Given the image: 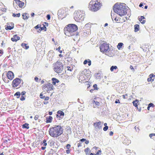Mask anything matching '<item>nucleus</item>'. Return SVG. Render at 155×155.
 <instances>
[{"instance_id": "423d86ee", "label": "nucleus", "mask_w": 155, "mask_h": 155, "mask_svg": "<svg viewBox=\"0 0 155 155\" xmlns=\"http://www.w3.org/2000/svg\"><path fill=\"white\" fill-rule=\"evenodd\" d=\"M95 2V3H93L94 2L91 1L89 5V9L93 12L96 11L98 10L99 9V8L101 6V3L99 2H98L97 0Z\"/></svg>"}, {"instance_id": "dca6fc26", "label": "nucleus", "mask_w": 155, "mask_h": 155, "mask_svg": "<svg viewBox=\"0 0 155 155\" xmlns=\"http://www.w3.org/2000/svg\"><path fill=\"white\" fill-rule=\"evenodd\" d=\"M149 45L147 44H144L140 47V48L142 49L144 52H146L147 50L149 49Z\"/></svg>"}, {"instance_id": "338daca9", "label": "nucleus", "mask_w": 155, "mask_h": 155, "mask_svg": "<svg viewBox=\"0 0 155 155\" xmlns=\"http://www.w3.org/2000/svg\"><path fill=\"white\" fill-rule=\"evenodd\" d=\"M126 96H127V94H125L123 95L122 97L124 99H126L127 98L126 97Z\"/></svg>"}, {"instance_id": "bb28decb", "label": "nucleus", "mask_w": 155, "mask_h": 155, "mask_svg": "<svg viewBox=\"0 0 155 155\" xmlns=\"http://www.w3.org/2000/svg\"><path fill=\"white\" fill-rule=\"evenodd\" d=\"M29 125L27 123H25L22 125V128L23 129L25 128L28 129L29 128Z\"/></svg>"}, {"instance_id": "864d4df0", "label": "nucleus", "mask_w": 155, "mask_h": 155, "mask_svg": "<svg viewBox=\"0 0 155 155\" xmlns=\"http://www.w3.org/2000/svg\"><path fill=\"white\" fill-rule=\"evenodd\" d=\"M97 86L96 84H94L93 85V87H94V90L95 89H96V90L97 89Z\"/></svg>"}, {"instance_id": "37998d69", "label": "nucleus", "mask_w": 155, "mask_h": 155, "mask_svg": "<svg viewBox=\"0 0 155 155\" xmlns=\"http://www.w3.org/2000/svg\"><path fill=\"white\" fill-rule=\"evenodd\" d=\"M149 137L151 138H152V137L153 136H155V134L154 133H152V134H149Z\"/></svg>"}, {"instance_id": "6e6552de", "label": "nucleus", "mask_w": 155, "mask_h": 155, "mask_svg": "<svg viewBox=\"0 0 155 155\" xmlns=\"http://www.w3.org/2000/svg\"><path fill=\"white\" fill-rule=\"evenodd\" d=\"M23 81L21 79L16 78L13 81L12 85L13 87H17L19 85L20 87H21L23 86Z\"/></svg>"}, {"instance_id": "ddd939ff", "label": "nucleus", "mask_w": 155, "mask_h": 155, "mask_svg": "<svg viewBox=\"0 0 155 155\" xmlns=\"http://www.w3.org/2000/svg\"><path fill=\"white\" fill-rule=\"evenodd\" d=\"M7 76L8 79L12 80L14 78V74L12 72L9 71L7 74Z\"/></svg>"}, {"instance_id": "2f4dec72", "label": "nucleus", "mask_w": 155, "mask_h": 155, "mask_svg": "<svg viewBox=\"0 0 155 155\" xmlns=\"http://www.w3.org/2000/svg\"><path fill=\"white\" fill-rule=\"evenodd\" d=\"M134 31L135 32H137L139 29V25H136L134 26Z\"/></svg>"}, {"instance_id": "cd10ccee", "label": "nucleus", "mask_w": 155, "mask_h": 155, "mask_svg": "<svg viewBox=\"0 0 155 155\" xmlns=\"http://www.w3.org/2000/svg\"><path fill=\"white\" fill-rule=\"evenodd\" d=\"M48 144L50 145V146H52L54 145V141L52 140H50L48 142Z\"/></svg>"}, {"instance_id": "3c124183", "label": "nucleus", "mask_w": 155, "mask_h": 155, "mask_svg": "<svg viewBox=\"0 0 155 155\" xmlns=\"http://www.w3.org/2000/svg\"><path fill=\"white\" fill-rule=\"evenodd\" d=\"M67 68L68 69V70L70 71H72L73 70V68H71V67L68 66L67 67Z\"/></svg>"}, {"instance_id": "393cba45", "label": "nucleus", "mask_w": 155, "mask_h": 155, "mask_svg": "<svg viewBox=\"0 0 155 155\" xmlns=\"http://www.w3.org/2000/svg\"><path fill=\"white\" fill-rule=\"evenodd\" d=\"M88 63V65L90 66L91 64V61L89 59L85 60L84 61V64H86Z\"/></svg>"}, {"instance_id": "bf43d9fd", "label": "nucleus", "mask_w": 155, "mask_h": 155, "mask_svg": "<svg viewBox=\"0 0 155 155\" xmlns=\"http://www.w3.org/2000/svg\"><path fill=\"white\" fill-rule=\"evenodd\" d=\"M46 18L48 20H50L51 18L50 15H47L46 16Z\"/></svg>"}, {"instance_id": "20e7f679", "label": "nucleus", "mask_w": 155, "mask_h": 155, "mask_svg": "<svg viewBox=\"0 0 155 155\" xmlns=\"http://www.w3.org/2000/svg\"><path fill=\"white\" fill-rule=\"evenodd\" d=\"M85 15V12L83 11H75L74 14V18L76 21L81 22L84 20Z\"/></svg>"}, {"instance_id": "4c0bfd02", "label": "nucleus", "mask_w": 155, "mask_h": 155, "mask_svg": "<svg viewBox=\"0 0 155 155\" xmlns=\"http://www.w3.org/2000/svg\"><path fill=\"white\" fill-rule=\"evenodd\" d=\"M67 134H71V129L70 127H68L67 128V130H66Z\"/></svg>"}, {"instance_id": "7ed1b4c3", "label": "nucleus", "mask_w": 155, "mask_h": 155, "mask_svg": "<svg viewBox=\"0 0 155 155\" xmlns=\"http://www.w3.org/2000/svg\"><path fill=\"white\" fill-rule=\"evenodd\" d=\"M63 130L61 126L55 125L54 127L50 128L48 131L51 137L57 138L63 134Z\"/></svg>"}, {"instance_id": "a878e982", "label": "nucleus", "mask_w": 155, "mask_h": 155, "mask_svg": "<svg viewBox=\"0 0 155 155\" xmlns=\"http://www.w3.org/2000/svg\"><path fill=\"white\" fill-rule=\"evenodd\" d=\"M52 84L54 85H55L56 83H58L59 82L58 80L55 78H52Z\"/></svg>"}, {"instance_id": "0e129e2a", "label": "nucleus", "mask_w": 155, "mask_h": 155, "mask_svg": "<svg viewBox=\"0 0 155 155\" xmlns=\"http://www.w3.org/2000/svg\"><path fill=\"white\" fill-rule=\"evenodd\" d=\"M39 117V116L38 115H36L35 116L34 119L35 120H38V118Z\"/></svg>"}, {"instance_id": "72a5a7b5", "label": "nucleus", "mask_w": 155, "mask_h": 155, "mask_svg": "<svg viewBox=\"0 0 155 155\" xmlns=\"http://www.w3.org/2000/svg\"><path fill=\"white\" fill-rule=\"evenodd\" d=\"M27 44L25 43H22L21 44V46L22 47L26 49H27L29 48V46L27 45Z\"/></svg>"}, {"instance_id": "0eeeda50", "label": "nucleus", "mask_w": 155, "mask_h": 155, "mask_svg": "<svg viewBox=\"0 0 155 155\" xmlns=\"http://www.w3.org/2000/svg\"><path fill=\"white\" fill-rule=\"evenodd\" d=\"M54 71L57 73H61L63 70V66L61 62L57 61L54 65Z\"/></svg>"}, {"instance_id": "39448f33", "label": "nucleus", "mask_w": 155, "mask_h": 155, "mask_svg": "<svg viewBox=\"0 0 155 155\" xmlns=\"http://www.w3.org/2000/svg\"><path fill=\"white\" fill-rule=\"evenodd\" d=\"M90 72L89 70L85 69L80 74L79 77V81L82 83L88 82L87 81H85L86 78L88 80L91 77L90 74L89 73Z\"/></svg>"}, {"instance_id": "f3484780", "label": "nucleus", "mask_w": 155, "mask_h": 155, "mask_svg": "<svg viewBox=\"0 0 155 155\" xmlns=\"http://www.w3.org/2000/svg\"><path fill=\"white\" fill-rule=\"evenodd\" d=\"M94 125L95 127L99 129L101 128L102 127V125L101 124V122L99 121L98 122H96L94 123Z\"/></svg>"}, {"instance_id": "774afa93", "label": "nucleus", "mask_w": 155, "mask_h": 155, "mask_svg": "<svg viewBox=\"0 0 155 155\" xmlns=\"http://www.w3.org/2000/svg\"><path fill=\"white\" fill-rule=\"evenodd\" d=\"M89 24H87L85 25V27L86 28H90V26H89Z\"/></svg>"}, {"instance_id": "412c9836", "label": "nucleus", "mask_w": 155, "mask_h": 155, "mask_svg": "<svg viewBox=\"0 0 155 155\" xmlns=\"http://www.w3.org/2000/svg\"><path fill=\"white\" fill-rule=\"evenodd\" d=\"M117 46L118 50L122 49L124 47V44L122 42H120Z\"/></svg>"}, {"instance_id": "13d9d810", "label": "nucleus", "mask_w": 155, "mask_h": 155, "mask_svg": "<svg viewBox=\"0 0 155 155\" xmlns=\"http://www.w3.org/2000/svg\"><path fill=\"white\" fill-rule=\"evenodd\" d=\"M41 144L42 146H46L47 145V143L46 142H45V143H41Z\"/></svg>"}, {"instance_id": "052dcab7", "label": "nucleus", "mask_w": 155, "mask_h": 155, "mask_svg": "<svg viewBox=\"0 0 155 155\" xmlns=\"http://www.w3.org/2000/svg\"><path fill=\"white\" fill-rule=\"evenodd\" d=\"M79 143H78V147H81L82 146L81 143L79 141Z\"/></svg>"}, {"instance_id": "8fccbe9b", "label": "nucleus", "mask_w": 155, "mask_h": 155, "mask_svg": "<svg viewBox=\"0 0 155 155\" xmlns=\"http://www.w3.org/2000/svg\"><path fill=\"white\" fill-rule=\"evenodd\" d=\"M71 147V145L70 144H68L66 146V148L68 149H69Z\"/></svg>"}, {"instance_id": "5701e85b", "label": "nucleus", "mask_w": 155, "mask_h": 155, "mask_svg": "<svg viewBox=\"0 0 155 155\" xmlns=\"http://www.w3.org/2000/svg\"><path fill=\"white\" fill-rule=\"evenodd\" d=\"M22 16L24 20H27L29 17V14L27 13H24L22 15Z\"/></svg>"}, {"instance_id": "09e8293b", "label": "nucleus", "mask_w": 155, "mask_h": 155, "mask_svg": "<svg viewBox=\"0 0 155 155\" xmlns=\"http://www.w3.org/2000/svg\"><path fill=\"white\" fill-rule=\"evenodd\" d=\"M25 97H24L23 96H21L20 98V100L21 101H23L25 100Z\"/></svg>"}, {"instance_id": "f03ea898", "label": "nucleus", "mask_w": 155, "mask_h": 155, "mask_svg": "<svg viewBox=\"0 0 155 155\" xmlns=\"http://www.w3.org/2000/svg\"><path fill=\"white\" fill-rule=\"evenodd\" d=\"M78 29L77 25L73 24H68L67 27L64 29L65 34L68 37L77 35L76 31Z\"/></svg>"}, {"instance_id": "aec40b11", "label": "nucleus", "mask_w": 155, "mask_h": 155, "mask_svg": "<svg viewBox=\"0 0 155 155\" xmlns=\"http://www.w3.org/2000/svg\"><path fill=\"white\" fill-rule=\"evenodd\" d=\"M131 141L129 140L127 138H124V140L123 141V143L126 145H128L130 143Z\"/></svg>"}, {"instance_id": "680f3d73", "label": "nucleus", "mask_w": 155, "mask_h": 155, "mask_svg": "<svg viewBox=\"0 0 155 155\" xmlns=\"http://www.w3.org/2000/svg\"><path fill=\"white\" fill-rule=\"evenodd\" d=\"M126 153H131V150L129 149H126Z\"/></svg>"}, {"instance_id": "c9c22d12", "label": "nucleus", "mask_w": 155, "mask_h": 155, "mask_svg": "<svg viewBox=\"0 0 155 155\" xmlns=\"http://www.w3.org/2000/svg\"><path fill=\"white\" fill-rule=\"evenodd\" d=\"M117 69V67L116 66H112L110 68V70L111 71H112L114 69L116 70Z\"/></svg>"}, {"instance_id": "5fc2aeb1", "label": "nucleus", "mask_w": 155, "mask_h": 155, "mask_svg": "<svg viewBox=\"0 0 155 155\" xmlns=\"http://www.w3.org/2000/svg\"><path fill=\"white\" fill-rule=\"evenodd\" d=\"M108 129V126H105L103 128V130L104 131H107V130Z\"/></svg>"}, {"instance_id": "e2e57ef3", "label": "nucleus", "mask_w": 155, "mask_h": 155, "mask_svg": "<svg viewBox=\"0 0 155 155\" xmlns=\"http://www.w3.org/2000/svg\"><path fill=\"white\" fill-rule=\"evenodd\" d=\"M34 80L35 81L37 82H39V81H38V78L37 77H35V78Z\"/></svg>"}, {"instance_id": "c756f323", "label": "nucleus", "mask_w": 155, "mask_h": 155, "mask_svg": "<svg viewBox=\"0 0 155 155\" xmlns=\"http://www.w3.org/2000/svg\"><path fill=\"white\" fill-rule=\"evenodd\" d=\"M148 105L150 107V111H152L153 110V108L154 107H155V106L154 104L152 103H150Z\"/></svg>"}, {"instance_id": "a19ab883", "label": "nucleus", "mask_w": 155, "mask_h": 155, "mask_svg": "<svg viewBox=\"0 0 155 155\" xmlns=\"http://www.w3.org/2000/svg\"><path fill=\"white\" fill-rule=\"evenodd\" d=\"M12 16L14 17H15L17 16L18 17H19L20 16V14L19 13H18V14H15V13H13L12 14Z\"/></svg>"}, {"instance_id": "4be33fe9", "label": "nucleus", "mask_w": 155, "mask_h": 155, "mask_svg": "<svg viewBox=\"0 0 155 155\" xmlns=\"http://www.w3.org/2000/svg\"><path fill=\"white\" fill-rule=\"evenodd\" d=\"M145 18L143 16H140V17H138L139 20L142 24H144L145 22V20H143Z\"/></svg>"}, {"instance_id": "f257e3e1", "label": "nucleus", "mask_w": 155, "mask_h": 155, "mask_svg": "<svg viewBox=\"0 0 155 155\" xmlns=\"http://www.w3.org/2000/svg\"><path fill=\"white\" fill-rule=\"evenodd\" d=\"M116 4L114 6L113 11L114 12L121 16L127 13V9L125 4Z\"/></svg>"}, {"instance_id": "c03bdc74", "label": "nucleus", "mask_w": 155, "mask_h": 155, "mask_svg": "<svg viewBox=\"0 0 155 155\" xmlns=\"http://www.w3.org/2000/svg\"><path fill=\"white\" fill-rule=\"evenodd\" d=\"M147 81L148 82L153 81H154V79H152L151 78H150V77H149V78H147Z\"/></svg>"}, {"instance_id": "ea45409f", "label": "nucleus", "mask_w": 155, "mask_h": 155, "mask_svg": "<svg viewBox=\"0 0 155 155\" xmlns=\"http://www.w3.org/2000/svg\"><path fill=\"white\" fill-rule=\"evenodd\" d=\"M45 29V31H46V28L45 26L44 25H43V27H40V29H39L40 31H42L44 30Z\"/></svg>"}, {"instance_id": "2eb2a0df", "label": "nucleus", "mask_w": 155, "mask_h": 155, "mask_svg": "<svg viewBox=\"0 0 155 155\" xmlns=\"http://www.w3.org/2000/svg\"><path fill=\"white\" fill-rule=\"evenodd\" d=\"M111 15L112 18V19L113 21L114 20L116 21H120V19L119 18H117L115 15L114 14V13H111Z\"/></svg>"}, {"instance_id": "f8f14e48", "label": "nucleus", "mask_w": 155, "mask_h": 155, "mask_svg": "<svg viewBox=\"0 0 155 155\" xmlns=\"http://www.w3.org/2000/svg\"><path fill=\"white\" fill-rule=\"evenodd\" d=\"M64 115V112L61 110H58L57 112V114L56 115V117L59 118L60 119L63 118Z\"/></svg>"}, {"instance_id": "9d476101", "label": "nucleus", "mask_w": 155, "mask_h": 155, "mask_svg": "<svg viewBox=\"0 0 155 155\" xmlns=\"http://www.w3.org/2000/svg\"><path fill=\"white\" fill-rule=\"evenodd\" d=\"M58 18L62 19L67 15V12L64 9H61L58 11Z\"/></svg>"}, {"instance_id": "a211bd4d", "label": "nucleus", "mask_w": 155, "mask_h": 155, "mask_svg": "<svg viewBox=\"0 0 155 155\" xmlns=\"http://www.w3.org/2000/svg\"><path fill=\"white\" fill-rule=\"evenodd\" d=\"M20 39V37L18 36L17 35H14L13 37L12 38H11V40L13 41H16Z\"/></svg>"}, {"instance_id": "c85d7f7f", "label": "nucleus", "mask_w": 155, "mask_h": 155, "mask_svg": "<svg viewBox=\"0 0 155 155\" xmlns=\"http://www.w3.org/2000/svg\"><path fill=\"white\" fill-rule=\"evenodd\" d=\"M7 24L8 25L7 26V27H5V29L6 30H11L13 28V27H12L10 25H9V23H7Z\"/></svg>"}, {"instance_id": "9b49d317", "label": "nucleus", "mask_w": 155, "mask_h": 155, "mask_svg": "<svg viewBox=\"0 0 155 155\" xmlns=\"http://www.w3.org/2000/svg\"><path fill=\"white\" fill-rule=\"evenodd\" d=\"M53 87V85L48 82L46 84H44L43 85V90L47 91V92H48V91L52 90Z\"/></svg>"}, {"instance_id": "6ab92c4d", "label": "nucleus", "mask_w": 155, "mask_h": 155, "mask_svg": "<svg viewBox=\"0 0 155 155\" xmlns=\"http://www.w3.org/2000/svg\"><path fill=\"white\" fill-rule=\"evenodd\" d=\"M62 137L63 138V139L64 141H67L68 140V134L67 133H64L62 135Z\"/></svg>"}, {"instance_id": "e433bc0d", "label": "nucleus", "mask_w": 155, "mask_h": 155, "mask_svg": "<svg viewBox=\"0 0 155 155\" xmlns=\"http://www.w3.org/2000/svg\"><path fill=\"white\" fill-rule=\"evenodd\" d=\"M138 102V101L137 100H136L135 101H134L133 102V103L135 107H137V103Z\"/></svg>"}, {"instance_id": "4d7b16f0", "label": "nucleus", "mask_w": 155, "mask_h": 155, "mask_svg": "<svg viewBox=\"0 0 155 155\" xmlns=\"http://www.w3.org/2000/svg\"><path fill=\"white\" fill-rule=\"evenodd\" d=\"M85 140H86V139H84V138H82V139H80V140L79 141L82 143V142H84Z\"/></svg>"}, {"instance_id": "69168bd1", "label": "nucleus", "mask_w": 155, "mask_h": 155, "mask_svg": "<svg viewBox=\"0 0 155 155\" xmlns=\"http://www.w3.org/2000/svg\"><path fill=\"white\" fill-rule=\"evenodd\" d=\"M130 69H131V70H132V71H135V70L132 66L130 65Z\"/></svg>"}, {"instance_id": "b1692460", "label": "nucleus", "mask_w": 155, "mask_h": 155, "mask_svg": "<svg viewBox=\"0 0 155 155\" xmlns=\"http://www.w3.org/2000/svg\"><path fill=\"white\" fill-rule=\"evenodd\" d=\"M52 117L51 116H49L48 117H47L46 118V123H50L52 122Z\"/></svg>"}, {"instance_id": "de8ad7c7", "label": "nucleus", "mask_w": 155, "mask_h": 155, "mask_svg": "<svg viewBox=\"0 0 155 155\" xmlns=\"http://www.w3.org/2000/svg\"><path fill=\"white\" fill-rule=\"evenodd\" d=\"M92 101L94 102L95 104V105L97 106H99V102L97 101H95L94 100H93Z\"/></svg>"}, {"instance_id": "4468645a", "label": "nucleus", "mask_w": 155, "mask_h": 155, "mask_svg": "<svg viewBox=\"0 0 155 155\" xmlns=\"http://www.w3.org/2000/svg\"><path fill=\"white\" fill-rule=\"evenodd\" d=\"M15 1L17 2L16 3L20 8H22L24 5V2L20 0H15Z\"/></svg>"}, {"instance_id": "58836bf2", "label": "nucleus", "mask_w": 155, "mask_h": 155, "mask_svg": "<svg viewBox=\"0 0 155 155\" xmlns=\"http://www.w3.org/2000/svg\"><path fill=\"white\" fill-rule=\"evenodd\" d=\"M84 152L86 153V154H89V153H88V152H90L91 151L89 148L88 147H87L84 150Z\"/></svg>"}, {"instance_id": "603ef678", "label": "nucleus", "mask_w": 155, "mask_h": 155, "mask_svg": "<svg viewBox=\"0 0 155 155\" xmlns=\"http://www.w3.org/2000/svg\"><path fill=\"white\" fill-rule=\"evenodd\" d=\"M155 77V75L152 74H150L149 75V77H150V78H153V77Z\"/></svg>"}, {"instance_id": "7c9ffc66", "label": "nucleus", "mask_w": 155, "mask_h": 155, "mask_svg": "<svg viewBox=\"0 0 155 155\" xmlns=\"http://www.w3.org/2000/svg\"><path fill=\"white\" fill-rule=\"evenodd\" d=\"M96 78L97 79H100L101 78V74L100 73H97L95 74Z\"/></svg>"}, {"instance_id": "6e6d98bb", "label": "nucleus", "mask_w": 155, "mask_h": 155, "mask_svg": "<svg viewBox=\"0 0 155 155\" xmlns=\"http://www.w3.org/2000/svg\"><path fill=\"white\" fill-rule=\"evenodd\" d=\"M40 98L41 99H43L45 97V96H43L41 93L40 94Z\"/></svg>"}, {"instance_id": "f704fd0d", "label": "nucleus", "mask_w": 155, "mask_h": 155, "mask_svg": "<svg viewBox=\"0 0 155 155\" xmlns=\"http://www.w3.org/2000/svg\"><path fill=\"white\" fill-rule=\"evenodd\" d=\"M17 2L15 1V0H14L13 3V5L14 7L16 9H17L18 8V7L17 6L18 5L16 3Z\"/></svg>"}, {"instance_id": "a18cd8bd", "label": "nucleus", "mask_w": 155, "mask_h": 155, "mask_svg": "<svg viewBox=\"0 0 155 155\" xmlns=\"http://www.w3.org/2000/svg\"><path fill=\"white\" fill-rule=\"evenodd\" d=\"M72 60L73 59L71 57H68L67 58V61L69 62H72Z\"/></svg>"}, {"instance_id": "79ce46f5", "label": "nucleus", "mask_w": 155, "mask_h": 155, "mask_svg": "<svg viewBox=\"0 0 155 155\" xmlns=\"http://www.w3.org/2000/svg\"><path fill=\"white\" fill-rule=\"evenodd\" d=\"M107 54V55L109 57H112L114 55V54L112 53H111V52H109Z\"/></svg>"}, {"instance_id": "1a4fd4ad", "label": "nucleus", "mask_w": 155, "mask_h": 155, "mask_svg": "<svg viewBox=\"0 0 155 155\" xmlns=\"http://www.w3.org/2000/svg\"><path fill=\"white\" fill-rule=\"evenodd\" d=\"M101 52L104 53L109 52L110 51L109 44L106 43H103L100 46Z\"/></svg>"}, {"instance_id": "473e14b6", "label": "nucleus", "mask_w": 155, "mask_h": 155, "mask_svg": "<svg viewBox=\"0 0 155 155\" xmlns=\"http://www.w3.org/2000/svg\"><path fill=\"white\" fill-rule=\"evenodd\" d=\"M21 95L20 92L19 91H18L16 92L14 96H16L17 98H18L20 97Z\"/></svg>"}, {"instance_id": "49530a36", "label": "nucleus", "mask_w": 155, "mask_h": 155, "mask_svg": "<svg viewBox=\"0 0 155 155\" xmlns=\"http://www.w3.org/2000/svg\"><path fill=\"white\" fill-rule=\"evenodd\" d=\"M40 26H41V25H40L39 24H38L37 25L35 26V27H34V28L35 29H37L39 28L40 27Z\"/></svg>"}]
</instances>
